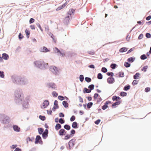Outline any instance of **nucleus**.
<instances>
[{"mask_svg":"<svg viewBox=\"0 0 151 151\" xmlns=\"http://www.w3.org/2000/svg\"><path fill=\"white\" fill-rule=\"evenodd\" d=\"M15 81L16 83L21 85H24L26 82V81L22 78H15Z\"/></svg>","mask_w":151,"mask_h":151,"instance_id":"obj_1","label":"nucleus"},{"mask_svg":"<svg viewBox=\"0 0 151 151\" xmlns=\"http://www.w3.org/2000/svg\"><path fill=\"white\" fill-rule=\"evenodd\" d=\"M50 70L51 71L55 74H57L58 70L56 67L54 66H52L50 67Z\"/></svg>","mask_w":151,"mask_h":151,"instance_id":"obj_2","label":"nucleus"},{"mask_svg":"<svg viewBox=\"0 0 151 151\" xmlns=\"http://www.w3.org/2000/svg\"><path fill=\"white\" fill-rule=\"evenodd\" d=\"M76 140L74 139H72L70 140L69 142V146L70 148H72L73 147L75 144Z\"/></svg>","mask_w":151,"mask_h":151,"instance_id":"obj_3","label":"nucleus"},{"mask_svg":"<svg viewBox=\"0 0 151 151\" xmlns=\"http://www.w3.org/2000/svg\"><path fill=\"white\" fill-rule=\"evenodd\" d=\"M43 62H42L40 61H35L34 63L37 66L40 68L42 66V64H43Z\"/></svg>","mask_w":151,"mask_h":151,"instance_id":"obj_4","label":"nucleus"},{"mask_svg":"<svg viewBox=\"0 0 151 151\" xmlns=\"http://www.w3.org/2000/svg\"><path fill=\"white\" fill-rule=\"evenodd\" d=\"M40 51L43 52H50V50H49L46 47L43 46L40 49Z\"/></svg>","mask_w":151,"mask_h":151,"instance_id":"obj_5","label":"nucleus"},{"mask_svg":"<svg viewBox=\"0 0 151 151\" xmlns=\"http://www.w3.org/2000/svg\"><path fill=\"white\" fill-rule=\"evenodd\" d=\"M49 104V102L48 101L45 100L43 103V105L41 106L42 108H45L47 107Z\"/></svg>","mask_w":151,"mask_h":151,"instance_id":"obj_6","label":"nucleus"},{"mask_svg":"<svg viewBox=\"0 0 151 151\" xmlns=\"http://www.w3.org/2000/svg\"><path fill=\"white\" fill-rule=\"evenodd\" d=\"M47 86L49 88H51L53 89L56 88V86L55 84L53 83H50L47 84Z\"/></svg>","mask_w":151,"mask_h":151,"instance_id":"obj_7","label":"nucleus"},{"mask_svg":"<svg viewBox=\"0 0 151 151\" xmlns=\"http://www.w3.org/2000/svg\"><path fill=\"white\" fill-rule=\"evenodd\" d=\"M68 3L67 2H66L60 6L58 7L57 9L56 10L57 11H59L60 10L64 8L65 6Z\"/></svg>","mask_w":151,"mask_h":151,"instance_id":"obj_8","label":"nucleus"},{"mask_svg":"<svg viewBox=\"0 0 151 151\" xmlns=\"http://www.w3.org/2000/svg\"><path fill=\"white\" fill-rule=\"evenodd\" d=\"M3 122L5 124H6L9 122V117L6 116L4 118L3 120Z\"/></svg>","mask_w":151,"mask_h":151,"instance_id":"obj_9","label":"nucleus"},{"mask_svg":"<svg viewBox=\"0 0 151 151\" xmlns=\"http://www.w3.org/2000/svg\"><path fill=\"white\" fill-rule=\"evenodd\" d=\"M114 81V78L112 77V76H110L108 78L107 81L109 83H113Z\"/></svg>","mask_w":151,"mask_h":151,"instance_id":"obj_10","label":"nucleus"},{"mask_svg":"<svg viewBox=\"0 0 151 151\" xmlns=\"http://www.w3.org/2000/svg\"><path fill=\"white\" fill-rule=\"evenodd\" d=\"M116 77H123L124 76V73L123 72H120L115 76Z\"/></svg>","mask_w":151,"mask_h":151,"instance_id":"obj_11","label":"nucleus"},{"mask_svg":"<svg viewBox=\"0 0 151 151\" xmlns=\"http://www.w3.org/2000/svg\"><path fill=\"white\" fill-rule=\"evenodd\" d=\"M66 133L65 130L63 129H60L59 132V135L60 136H63Z\"/></svg>","mask_w":151,"mask_h":151,"instance_id":"obj_12","label":"nucleus"},{"mask_svg":"<svg viewBox=\"0 0 151 151\" xmlns=\"http://www.w3.org/2000/svg\"><path fill=\"white\" fill-rule=\"evenodd\" d=\"M121 103V101H118L114 103L111 106L112 108H115L116 106L119 105Z\"/></svg>","mask_w":151,"mask_h":151,"instance_id":"obj_13","label":"nucleus"},{"mask_svg":"<svg viewBox=\"0 0 151 151\" xmlns=\"http://www.w3.org/2000/svg\"><path fill=\"white\" fill-rule=\"evenodd\" d=\"M48 130L46 129L45 131L42 134V136L44 138H45L47 136Z\"/></svg>","mask_w":151,"mask_h":151,"instance_id":"obj_14","label":"nucleus"},{"mask_svg":"<svg viewBox=\"0 0 151 151\" xmlns=\"http://www.w3.org/2000/svg\"><path fill=\"white\" fill-rule=\"evenodd\" d=\"M14 130L17 132H19L20 131V128L18 126L14 125L13 126Z\"/></svg>","mask_w":151,"mask_h":151,"instance_id":"obj_15","label":"nucleus"},{"mask_svg":"<svg viewBox=\"0 0 151 151\" xmlns=\"http://www.w3.org/2000/svg\"><path fill=\"white\" fill-rule=\"evenodd\" d=\"M75 11V10L73 9H70L69 10V11L68 12V15H69L71 17V15L72 14H73L74 12Z\"/></svg>","mask_w":151,"mask_h":151,"instance_id":"obj_16","label":"nucleus"},{"mask_svg":"<svg viewBox=\"0 0 151 151\" xmlns=\"http://www.w3.org/2000/svg\"><path fill=\"white\" fill-rule=\"evenodd\" d=\"M2 58L3 59L7 60L9 58V55L7 54L6 53H4L2 54Z\"/></svg>","mask_w":151,"mask_h":151,"instance_id":"obj_17","label":"nucleus"},{"mask_svg":"<svg viewBox=\"0 0 151 151\" xmlns=\"http://www.w3.org/2000/svg\"><path fill=\"white\" fill-rule=\"evenodd\" d=\"M41 139V137L37 135V136L35 139V143L37 144L40 142L39 140Z\"/></svg>","mask_w":151,"mask_h":151,"instance_id":"obj_18","label":"nucleus"},{"mask_svg":"<svg viewBox=\"0 0 151 151\" xmlns=\"http://www.w3.org/2000/svg\"><path fill=\"white\" fill-rule=\"evenodd\" d=\"M70 16L69 15H67V16L64 19V21L66 22H68L70 19Z\"/></svg>","mask_w":151,"mask_h":151,"instance_id":"obj_19","label":"nucleus"},{"mask_svg":"<svg viewBox=\"0 0 151 151\" xmlns=\"http://www.w3.org/2000/svg\"><path fill=\"white\" fill-rule=\"evenodd\" d=\"M72 136L73 135H71V134H67L65 136L64 139L65 140H67L70 139V137H72Z\"/></svg>","mask_w":151,"mask_h":151,"instance_id":"obj_20","label":"nucleus"},{"mask_svg":"<svg viewBox=\"0 0 151 151\" xmlns=\"http://www.w3.org/2000/svg\"><path fill=\"white\" fill-rule=\"evenodd\" d=\"M111 104V102L110 101H106L104 104V110L107 108L108 107L107 105L109 104Z\"/></svg>","mask_w":151,"mask_h":151,"instance_id":"obj_21","label":"nucleus"},{"mask_svg":"<svg viewBox=\"0 0 151 151\" xmlns=\"http://www.w3.org/2000/svg\"><path fill=\"white\" fill-rule=\"evenodd\" d=\"M140 74L139 73H136L135 74L134 76V78L135 79H138Z\"/></svg>","mask_w":151,"mask_h":151,"instance_id":"obj_22","label":"nucleus"},{"mask_svg":"<svg viewBox=\"0 0 151 151\" xmlns=\"http://www.w3.org/2000/svg\"><path fill=\"white\" fill-rule=\"evenodd\" d=\"M61 127V126L59 124H57L55 127V128L57 130H58L60 129Z\"/></svg>","mask_w":151,"mask_h":151,"instance_id":"obj_23","label":"nucleus"},{"mask_svg":"<svg viewBox=\"0 0 151 151\" xmlns=\"http://www.w3.org/2000/svg\"><path fill=\"white\" fill-rule=\"evenodd\" d=\"M127 50V48L126 47H122L120 49L119 52H126Z\"/></svg>","mask_w":151,"mask_h":151,"instance_id":"obj_24","label":"nucleus"},{"mask_svg":"<svg viewBox=\"0 0 151 151\" xmlns=\"http://www.w3.org/2000/svg\"><path fill=\"white\" fill-rule=\"evenodd\" d=\"M130 88V85H127L125 86L124 88V91H127Z\"/></svg>","mask_w":151,"mask_h":151,"instance_id":"obj_25","label":"nucleus"},{"mask_svg":"<svg viewBox=\"0 0 151 151\" xmlns=\"http://www.w3.org/2000/svg\"><path fill=\"white\" fill-rule=\"evenodd\" d=\"M77 123L76 122H74L73 123L72 127L73 128H77Z\"/></svg>","mask_w":151,"mask_h":151,"instance_id":"obj_26","label":"nucleus"},{"mask_svg":"<svg viewBox=\"0 0 151 151\" xmlns=\"http://www.w3.org/2000/svg\"><path fill=\"white\" fill-rule=\"evenodd\" d=\"M25 32L27 37V38H29V35L30 34L29 31V30H28L27 29H26L25 30Z\"/></svg>","mask_w":151,"mask_h":151,"instance_id":"obj_27","label":"nucleus"},{"mask_svg":"<svg viewBox=\"0 0 151 151\" xmlns=\"http://www.w3.org/2000/svg\"><path fill=\"white\" fill-rule=\"evenodd\" d=\"M91 92V90H90L86 88H84V91H83L84 93H89Z\"/></svg>","mask_w":151,"mask_h":151,"instance_id":"obj_28","label":"nucleus"},{"mask_svg":"<svg viewBox=\"0 0 151 151\" xmlns=\"http://www.w3.org/2000/svg\"><path fill=\"white\" fill-rule=\"evenodd\" d=\"M135 60V58H134L132 57H131L129 58L128 59V61L130 63H132L133 62L134 60Z\"/></svg>","mask_w":151,"mask_h":151,"instance_id":"obj_29","label":"nucleus"},{"mask_svg":"<svg viewBox=\"0 0 151 151\" xmlns=\"http://www.w3.org/2000/svg\"><path fill=\"white\" fill-rule=\"evenodd\" d=\"M63 104L65 107H67L68 106V104L66 101H63Z\"/></svg>","mask_w":151,"mask_h":151,"instance_id":"obj_30","label":"nucleus"},{"mask_svg":"<svg viewBox=\"0 0 151 151\" xmlns=\"http://www.w3.org/2000/svg\"><path fill=\"white\" fill-rule=\"evenodd\" d=\"M64 127L65 129L67 130H70V126L67 124L65 125Z\"/></svg>","mask_w":151,"mask_h":151,"instance_id":"obj_31","label":"nucleus"},{"mask_svg":"<svg viewBox=\"0 0 151 151\" xmlns=\"http://www.w3.org/2000/svg\"><path fill=\"white\" fill-rule=\"evenodd\" d=\"M147 57L145 54L142 55L140 56V58L141 60H145L147 59Z\"/></svg>","mask_w":151,"mask_h":151,"instance_id":"obj_32","label":"nucleus"},{"mask_svg":"<svg viewBox=\"0 0 151 151\" xmlns=\"http://www.w3.org/2000/svg\"><path fill=\"white\" fill-rule=\"evenodd\" d=\"M94 86L93 84H91L88 86V88L89 89V90H90L91 91L94 89Z\"/></svg>","mask_w":151,"mask_h":151,"instance_id":"obj_33","label":"nucleus"},{"mask_svg":"<svg viewBox=\"0 0 151 151\" xmlns=\"http://www.w3.org/2000/svg\"><path fill=\"white\" fill-rule=\"evenodd\" d=\"M127 95V93L124 92H121L120 93V95L122 96H126Z\"/></svg>","mask_w":151,"mask_h":151,"instance_id":"obj_34","label":"nucleus"},{"mask_svg":"<svg viewBox=\"0 0 151 151\" xmlns=\"http://www.w3.org/2000/svg\"><path fill=\"white\" fill-rule=\"evenodd\" d=\"M93 104V103L92 102H89L87 104V107L88 108H90Z\"/></svg>","mask_w":151,"mask_h":151,"instance_id":"obj_35","label":"nucleus"},{"mask_svg":"<svg viewBox=\"0 0 151 151\" xmlns=\"http://www.w3.org/2000/svg\"><path fill=\"white\" fill-rule=\"evenodd\" d=\"M148 68V66H145L143 67L142 68L141 70L144 72H145L147 68Z\"/></svg>","mask_w":151,"mask_h":151,"instance_id":"obj_36","label":"nucleus"},{"mask_svg":"<svg viewBox=\"0 0 151 151\" xmlns=\"http://www.w3.org/2000/svg\"><path fill=\"white\" fill-rule=\"evenodd\" d=\"M102 75L101 73H99L98 75L97 78L99 79L102 78Z\"/></svg>","mask_w":151,"mask_h":151,"instance_id":"obj_37","label":"nucleus"},{"mask_svg":"<svg viewBox=\"0 0 151 151\" xmlns=\"http://www.w3.org/2000/svg\"><path fill=\"white\" fill-rule=\"evenodd\" d=\"M38 130L39 132V133L40 134H42L43 131V129L42 128H39L38 129Z\"/></svg>","mask_w":151,"mask_h":151,"instance_id":"obj_38","label":"nucleus"},{"mask_svg":"<svg viewBox=\"0 0 151 151\" xmlns=\"http://www.w3.org/2000/svg\"><path fill=\"white\" fill-rule=\"evenodd\" d=\"M85 81L88 82H90L91 81V79L88 77H86L85 78Z\"/></svg>","mask_w":151,"mask_h":151,"instance_id":"obj_39","label":"nucleus"},{"mask_svg":"<svg viewBox=\"0 0 151 151\" xmlns=\"http://www.w3.org/2000/svg\"><path fill=\"white\" fill-rule=\"evenodd\" d=\"M106 74L108 76H113L114 75L113 73L112 72L107 73Z\"/></svg>","mask_w":151,"mask_h":151,"instance_id":"obj_40","label":"nucleus"},{"mask_svg":"<svg viewBox=\"0 0 151 151\" xmlns=\"http://www.w3.org/2000/svg\"><path fill=\"white\" fill-rule=\"evenodd\" d=\"M138 81L134 80L132 83V84L133 85H135L137 84L138 83Z\"/></svg>","mask_w":151,"mask_h":151,"instance_id":"obj_41","label":"nucleus"},{"mask_svg":"<svg viewBox=\"0 0 151 151\" xmlns=\"http://www.w3.org/2000/svg\"><path fill=\"white\" fill-rule=\"evenodd\" d=\"M124 66L126 67L127 68L130 66V64L129 63H128L125 62L124 63Z\"/></svg>","mask_w":151,"mask_h":151,"instance_id":"obj_42","label":"nucleus"},{"mask_svg":"<svg viewBox=\"0 0 151 151\" xmlns=\"http://www.w3.org/2000/svg\"><path fill=\"white\" fill-rule=\"evenodd\" d=\"M80 80L81 82H82L83 81L84 79V77L82 75H80L79 77Z\"/></svg>","mask_w":151,"mask_h":151,"instance_id":"obj_43","label":"nucleus"},{"mask_svg":"<svg viewBox=\"0 0 151 151\" xmlns=\"http://www.w3.org/2000/svg\"><path fill=\"white\" fill-rule=\"evenodd\" d=\"M0 76L2 78H4V74L3 72L0 71Z\"/></svg>","mask_w":151,"mask_h":151,"instance_id":"obj_44","label":"nucleus"},{"mask_svg":"<svg viewBox=\"0 0 151 151\" xmlns=\"http://www.w3.org/2000/svg\"><path fill=\"white\" fill-rule=\"evenodd\" d=\"M116 66V65L115 64H112L111 65V67L112 69H114Z\"/></svg>","mask_w":151,"mask_h":151,"instance_id":"obj_45","label":"nucleus"},{"mask_svg":"<svg viewBox=\"0 0 151 151\" xmlns=\"http://www.w3.org/2000/svg\"><path fill=\"white\" fill-rule=\"evenodd\" d=\"M59 122L60 124H63L64 123V121L62 119L60 118L59 119Z\"/></svg>","mask_w":151,"mask_h":151,"instance_id":"obj_46","label":"nucleus"},{"mask_svg":"<svg viewBox=\"0 0 151 151\" xmlns=\"http://www.w3.org/2000/svg\"><path fill=\"white\" fill-rule=\"evenodd\" d=\"M146 37L148 38L151 37V35L149 33H147L146 34Z\"/></svg>","mask_w":151,"mask_h":151,"instance_id":"obj_47","label":"nucleus"},{"mask_svg":"<svg viewBox=\"0 0 151 151\" xmlns=\"http://www.w3.org/2000/svg\"><path fill=\"white\" fill-rule=\"evenodd\" d=\"M58 99L60 100H63L64 99V97L61 96H59L58 97Z\"/></svg>","mask_w":151,"mask_h":151,"instance_id":"obj_48","label":"nucleus"},{"mask_svg":"<svg viewBox=\"0 0 151 151\" xmlns=\"http://www.w3.org/2000/svg\"><path fill=\"white\" fill-rule=\"evenodd\" d=\"M39 118L42 120H44L45 119V116H42L41 115L39 116Z\"/></svg>","mask_w":151,"mask_h":151,"instance_id":"obj_49","label":"nucleus"},{"mask_svg":"<svg viewBox=\"0 0 151 151\" xmlns=\"http://www.w3.org/2000/svg\"><path fill=\"white\" fill-rule=\"evenodd\" d=\"M52 95L54 96L57 97L58 96V93L55 91H53L52 92Z\"/></svg>","mask_w":151,"mask_h":151,"instance_id":"obj_50","label":"nucleus"},{"mask_svg":"<svg viewBox=\"0 0 151 151\" xmlns=\"http://www.w3.org/2000/svg\"><path fill=\"white\" fill-rule=\"evenodd\" d=\"M75 119V117L74 116H73L70 118V121L73 122Z\"/></svg>","mask_w":151,"mask_h":151,"instance_id":"obj_51","label":"nucleus"},{"mask_svg":"<svg viewBox=\"0 0 151 151\" xmlns=\"http://www.w3.org/2000/svg\"><path fill=\"white\" fill-rule=\"evenodd\" d=\"M54 51L57 53L60 52V51L57 47L55 48Z\"/></svg>","mask_w":151,"mask_h":151,"instance_id":"obj_52","label":"nucleus"},{"mask_svg":"<svg viewBox=\"0 0 151 151\" xmlns=\"http://www.w3.org/2000/svg\"><path fill=\"white\" fill-rule=\"evenodd\" d=\"M94 52L93 51H89L88 52V53L91 55H93L94 54Z\"/></svg>","mask_w":151,"mask_h":151,"instance_id":"obj_53","label":"nucleus"},{"mask_svg":"<svg viewBox=\"0 0 151 151\" xmlns=\"http://www.w3.org/2000/svg\"><path fill=\"white\" fill-rule=\"evenodd\" d=\"M23 37V36L22 35L21 33H20L19 35V39L21 40Z\"/></svg>","mask_w":151,"mask_h":151,"instance_id":"obj_54","label":"nucleus"},{"mask_svg":"<svg viewBox=\"0 0 151 151\" xmlns=\"http://www.w3.org/2000/svg\"><path fill=\"white\" fill-rule=\"evenodd\" d=\"M34 21L35 19L33 18H31L30 19L29 22L30 23H32L34 22Z\"/></svg>","mask_w":151,"mask_h":151,"instance_id":"obj_55","label":"nucleus"},{"mask_svg":"<svg viewBox=\"0 0 151 151\" xmlns=\"http://www.w3.org/2000/svg\"><path fill=\"white\" fill-rule=\"evenodd\" d=\"M150 90V88L149 87H147L145 88V91L146 92H148Z\"/></svg>","mask_w":151,"mask_h":151,"instance_id":"obj_56","label":"nucleus"},{"mask_svg":"<svg viewBox=\"0 0 151 151\" xmlns=\"http://www.w3.org/2000/svg\"><path fill=\"white\" fill-rule=\"evenodd\" d=\"M58 108V105H54L53 107V109H52L53 111H55V109Z\"/></svg>","mask_w":151,"mask_h":151,"instance_id":"obj_57","label":"nucleus"},{"mask_svg":"<svg viewBox=\"0 0 151 151\" xmlns=\"http://www.w3.org/2000/svg\"><path fill=\"white\" fill-rule=\"evenodd\" d=\"M78 98L79 99V101L81 103H83V99L81 96H79Z\"/></svg>","mask_w":151,"mask_h":151,"instance_id":"obj_58","label":"nucleus"},{"mask_svg":"<svg viewBox=\"0 0 151 151\" xmlns=\"http://www.w3.org/2000/svg\"><path fill=\"white\" fill-rule=\"evenodd\" d=\"M100 120L98 119L95 122V123L96 124H98L100 122Z\"/></svg>","mask_w":151,"mask_h":151,"instance_id":"obj_59","label":"nucleus"},{"mask_svg":"<svg viewBox=\"0 0 151 151\" xmlns=\"http://www.w3.org/2000/svg\"><path fill=\"white\" fill-rule=\"evenodd\" d=\"M143 35L142 34H141L139 35L138 37V39H141L143 37Z\"/></svg>","mask_w":151,"mask_h":151,"instance_id":"obj_60","label":"nucleus"},{"mask_svg":"<svg viewBox=\"0 0 151 151\" xmlns=\"http://www.w3.org/2000/svg\"><path fill=\"white\" fill-rule=\"evenodd\" d=\"M17 146V145H13L11 147V148L12 149H14L16 148V147Z\"/></svg>","mask_w":151,"mask_h":151,"instance_id":"obj_61","label":"nucleus"},{"mask_svg":"<svg viewBox=\"0 0 151 151\" xmlns=\"http://www.w3.org/2000/svg\"><path fill=\"white\" fill-rule=\"evenodd\" d=\"M59 116L60 117H64V115L62 113H60L59 114Z\"/></svg>","mask_w":151,"mask_h":151,"instance_id":"obj_62","label":"nucleus"},{"mask_svg":"<svg viewBox=\"0 0 151 151\" xmlns=\"http://www.w3.org/2000/svg\"><path fill=\"white\" fill-rule=\"evenodd\" d=\"M112 99L114 101L115 100L117 101L116 96H114L112 97Z\"/></svg>","mask_w":151,"mask_h":151,"instance_id":"obj_63","label":"nucleus"},{"mask_svg":"<svg viewBox=\"0 0 151 151\" xmlns=\"http://www.w3.org/2000/svg\"><path fill=\"white\" fill-rule=\"evenodd\" d=\"M21 149L17 147L16 148L14 151H21Z\"/></svg>","mask_w":151,"mask_h":151,"instance_id":"obj_64","label":"nucleus"}]
</instances>
